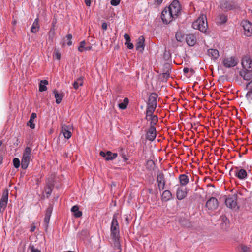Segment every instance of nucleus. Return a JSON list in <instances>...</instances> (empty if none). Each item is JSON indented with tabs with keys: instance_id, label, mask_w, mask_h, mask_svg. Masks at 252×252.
Wrapping results in <instances>:
<instances>
[{
	"instance_id": "nucleus-1",
	"label": "nucleus",
	"mask_w": 252,
	"mask_h": 252,
	"mask_svg": "<svg viewBox=\"0 0 252 252\" xmlns=\"http://www.w3.org/2000/svg\"><path fill=\"white\" fill-rule=\"evenodd\" d=\"M192 27L194 29L199 30L203 33H205L208 29L207 17L204 15H201L198 18L193 22Z\"/></svg>"
},
{
	"instance_id": "nucleus-2",
	"label": "nucleus",
	"mask_w": 252,
	"mask_h": 252,
	"mask_svg": "<svg viewBox=\"0 0 252 252\" xmlns=\"http://www.w3.org/2000/svg\"><path fill=\"white\" fill-rule=\"evenodd\" d=\"M111 237L114 241L116 242L119 239V226L117 220V215L115 214L113 216L111 224Z\"/></svg>"
},
{
	"instance_id": "nucleus-3",
	"label": "nucleus",
	"mask_w": 252,
	"mask_h": 252,
	"mask_svg": "<svg viewBox=\"0 0 252 252\" xmlns=\"http://www.w3.org/2000/svg\"><path fill=\"white\" fill-rule=\"evenodd\" d=\"M31 151L30 147H27L23 152L21 160V167L23 169H26L28 167L31 158Z\"/></svg>"
},
{
	"instance_id": "nucleus-4",
	"label": "nucleus",
	"mask_w": 252,
	"mask_h": 252,
	"mask_svg": "<svg viewBox=\"0 0 252 252\" xmlns=\"http://www.w3.org/2000/svg\"><path fill=\"white\" fill-rule=\"evenodd\" d=\"M166 7L176 18L181 12V6L179 1L177 0H173L171 4Z\"/></svg>"
},
{
	"instance_id": "nucleus-5",
	"label": "nucleus",
	"mask_w": 252,
	"mask_h": 252,
	"mask_svg": "<svg viewBox=\"0 0 252 252\" xmlns=\"http://www.w3.org/2000/svg\"><path fill=\"white\" fill-rule=\"evenodd\" d=\"M238 195L236 194L229 195L225 199V203L226 206L232 209H238L237 200Z\"/></svg>"
},
{
	"instance_id": "nucleus-6",
	"label": "nucleus",
	"mask_w": 252,
	"mask_h": 252,
	"mask_svg": "<svg viewBox=\"0 0 252 252\" xmlns=\"http://www.w3.org/2000/svg\"><path fill=\"white\" fill-rule=\"evenodd\" d=\"M161 18L162 19L163 23L165 24H168L176 19L175 16L173 15L167 7H165L162 10Z\"/></svg>"
},
{
	"instance_id": "nucleus-7",
	"label": "nucleus",
	"mask_w": 252,
	"mask_h": 252,
	"mask_svg": "<svg viewBox=\"0 0 252 252\" xmlns=\"http://www.w3.org/2000/svg\"><path fill=\"white\" fill-rule=\"evenodd\" d=\"M237 7L235 2L230 0H221L220 3V8L226 11L236 9Z\"/></svg>"
},
{
	"instance_id": "nucleus-8",
	"label": "nucleus",
	"mask_w": 252,
	"mask_h": 252,
	"mask_svg": "<svg viewBox=\"0 0 252 252\" xmlns=\"http://www.w3.org/2000/svg\"><path fill=\"white\" fill-rule=\"evenodd\" d=\"M222 63L225 67L228 68L237 65L238 61L234 56L227 57L222 59Z\"/></svg>"
},
{
	"instance_id": "nucleus-9",
	"label": "nucleus",
	"mask_w": 252,
	"mask_h": 252,
	"mask_svg": "<svg viewBox=\"0 0 252 252\" xmlns=\"http://www.w3.org/2000/svg\"><path fill=\"white\" fill-rule=\"evenodd\" d=\"M241 26L244 30V34L248 37L252 35V24L249 21H243L241 23Z\"/></svg>"
},
{
	"instance_id": "nucleus-10",
	"label": "nucleus",
	"mask_w": 252,
	"mask_h": 252,
	"mask_svg": "<svg viewBox=\"0 0 252 252\" xmlns=\"http://www.w3.org/2000/svg\"><path fill=\"white\" fill-rule=\"evenodd\" d=\"M177 190H176V197L177 198L181 200L185 198L187 195L188 191L187 189L184 187L179 186L176 185Z\"/></svg>"
},
{
	"instance_id": "nucleus-11",
	"label": "nucleus",
	"mask_w": 252,
	"mask_h": 252,
	"mask_svg": "<svg viewBox=\"0 0 252 252\" xmlns=\"http://www.w3.org/2000/svg\"><path fill=\"white\" fill-rule=\"evenodd\" d=\"M8 199V191L4 190L0 201V212H3L7 204Z\"/></svg>"
},
{
	"instance_id": "nucleus-12",
	"label": "nucleus",
	"mask_w": 252,
	"mask_h": 252,
	"mask_svg": "<svg viewBox=\"0 0 252 252\" xmlns=\"http://www.w3.org/2000/svg\"><path fill=\"white\" fill-rule=\"evenodd\" d=\"M242 69L252 70V61L249 57L245 56L241 60Z\"/></svg>"
},
{
	"instance_id": "nucleus-13",
	"label": "nucleus",
	"mask_w": 252,
	"mask_h": 252,
	"mask_svg": "<svg viewBox=\"0 0 252 252\" xmlns=\"http://www.w3.org/2000/svg\"><path fill=\"white\" fill-rule=\"evenodd\" d=\"M72 129L71 125L64 124L62 126L61 132L63 134L65 138L69 139L72 136L71 130Z\"/></svg>"
},
{
	"instance_id": "nucleus-14",
	"label": "nucleus",
	"mask_w": 252,
	"mask_h": 252,
	"mask_svg": "<svg viewBox=\"0 0 252 252\" xmlns=\"http://www.w3.org/2000/svg\"><path fill=\"white\" fill-rule=\"evenodd\" d=\"M157 182L159 191H161L163 190L165 185V180L164 175L162 173L158 172L157 174Z\"/></svg>"
},
{
	"instance_id": "nucleus-15",
	"label": "nucleus",
	"mask_w": 252,
	"mask_h": 252,
	"mask_svg": "<svg viewBox=\"0 0 252 252\" xmlns=\"http://www.w3.org/2000/svg\"><path fill=\"white\" fill-rule=\"evenodd\" d=\"M206 207L210 210H214L218 207V201L215 197H211L206 203Z\"/></svg>"
},
{
	"instance_id": "nucleus-16",
	"label": "nucleus",
	"mask_w": 252,
	"mask_h": 252,
	"mask_svg": "<svg viewBox=\"0 0 252 252\" xmlns=\"http://www.w3.org/2000/svg\"><path fill=\"white\" fill-rule=\"evenodd\" d=\"M158 96L155 93H152L151 94L149 97L148 106L156 108L157 106V98Z\"/></svg>"
},
{
	"instance_id": "nucleus-17",
	"label": "nucleus",
	"mask_w": 252,
	"mask_h": 252,
	"mask_svg": "<svg viewBox=\"0 0 252 252\" xmlns=\"http://www.w3.org/2000/svg\"><path fill=\"white\" fill-rule=\"evenodd\" d=\"M240 75L246 81H250L252 79V70L242 69L239 72Z\"/></svg>"
},
{
	"instance_id": "nucleus-18",
	"label": "nucleus",
	"mask_w": 252,
	"mask_h": 252,
	"mask_svg": "<svg viewBox=\"0 0 252 252\" xmlns=\"http://www.w3.org/2000/svg\"><path fill=\"white\" fill-rule=\"evenodd\" d=\"M100 155L102 157H105L106 160H112L116 158L118 156L117 153H112L111 151H108L106 152L104 151L100 152Z\"/></svg>"
},
{
	"instance_id": "nucleus-19",
	"label": "nucleus",
	"mask_w": 252,
	"mask_h": 252,
	"mask_svg": "<svg viewBox=\"0 0 252 252\" xmlns=\"http://www.w3.org/2000/svg\"><path fill=\"white\" fill-rule=\"evenodd\" d=\"M156 133L157 131L156 127L154 126H150L146 133V138L150 141H153L156 137Z\"/></svg>"
},
{
	"instance_id": "nucleus-20",
	"label": "nucleus",
	"mask_w": 252,
	"mask_h": 252,
	"mask_svg": "<svg viewBox=\"0 0 252 252\" xmlns=\"http://www.w3.org/2000/svg\"><path fill=\"white\" fill-rule=\"evenodd\" d=\"M185 40L189 46H193L196 43V36L193 34H187L186 35Z\"/></svg>"
},
{
	"instance_id": "nucleus-21",
	"label": "nucleus",
	"mask_w": 252,
	"mask_h": 252,
	"mask_svg": "<svg viewBox=\"0 0 252 252\" xmlns=\"http://www.w3.org/2000/svg\"><path fill=\"white\" fill-rule=\"evenodd\" d=\"M145 38L143 36H140L138 37L136 45V49L137 51L142 52L145 47Z\"/></svg>"
},
{
	"instance_id": "nucleus-22",
	"label": "nucleus",
	"mask_w": 252,
	"mask_h": 252,
	"mask_svg": "<svg viewBox=\"0 0 252 252\" xmlns=\"http://www.w3.org/2000/svg\"><path fill=\"white\" fill-rule=\"evenodd\" d=\"M180 185L179 186L185 187L186 186L189 181V178L186 174H180L178 177Z\"/></svg>"
},
{
	"instance_id": "nucleus-23",
	"label": "nucleus",
	"mask_w": 252,
	"mask_h": 252,
	"mask_svg": "<svg viewBox=\"0 0 252 252\" xmlns=\"http://www.w3.org/2000/svg\"><path fill=\"white\" fill-rule=\"evenodd\" d=\"M235 175L240 180H244L247 178V173L244 169H237L235 171Z\"/></svg>"
},
{
	"instance_id": "nucleus-24",
	"label": "nucleus",
	"mask_w": 252,
	"mask_h": 252,
	"mask_svg": "<svg viewBox=\"0 0 252 252\" xmlns=\"http://www.w3.org/2000/svg\"><path fill=\"white\" fill-rule=\"evenodd\" d=\"M207 54L212 60H216L219 57V51L215 49H209L207 50Z\"/></svg>"
},
{
	"instance_id": "nucleus-25",
	"label": "nucleus",
	"mask_w": 252,
	"mask_h": 252,
	"mask_svg": "<svg viewBox=\"0 0 252 252\" xmlns=\"http://www.w3.org/2000/svg\"><path fill=\"white\" fill-rule=\"evenodd\" d=\"M53 93L56 99V103L58 104H60L63 97V93L62 92L59 93L58 91L56 89L53 91Z\"/></svg>"
},
{
	"instance_id": "nucleus-26",
	"label": "nucleus",
	"mask_w": 252,
	"mask_h": 252,
	"mask_svg": "<svg viewBox=\"0 0 252 252\" xmlns=\"http://www.w3.org/2000/svg\"><path fill=\"white\" fill-rule=\"evenodd\" d=\"M227 21V16L225 14H220L216 18V23L218 24H223Z\"/></svg>"
},
{
	"instance_id": "nucleus-27",
	"label": "nucleus",
	"mask_w": 252,
	"mask_h": 252,
	"mask_svg": "<svg viewBox=\"0 0 252 252\" xmlns=\"http://www.w3.org/2000/svg\"><path fill=\"white\" fill-rule=\"evenodd\" d=\"M39 29V18L37 17L34 21L31 29L32 33L37 32Z\"/></svg>"
},
{
	"instance_id": "nucleus-28",
	"label": "nucleus",
	"mask_w": 252,
	"mask_h": 252,
	"mask_svg": "<svg viewBox=\"0 0 252 252\" xmlns=\"http://www.w3.org/2000/svg\"><path fill=\"white\" fill-rule=\"evenodd\" d=\"M36 118V114L35 113H32L31 115L30 119L27 122V125L30 127L31 129H34L35 128V124L33 123L34 120Z\"/></svg>"
},
{
	"instance_id": "nucleus-29",
	"label": "nucleus",
	"mask_w": 252,
	"mask_h": 252,
	"mask_svg": "<svg viewBox=\"0 0 252 252\" xmlns=\"http://www.w3.org/2000/svg\"><path fill=\"white\" fill-rule=\"evenodd\" d=\"M84 77L83 76H80L77 78L76 80L74 82L73 85L74 89L77 90L78 89L79 86H82L83 85Z\"/></svg>"
},
{
	"instance_id": "nucleus-30",
	"label": "nucleus",
	"mask_w": 252,
	"mask_h": 252,
	"mask_svg": "<svg viewBox=\"0 0 252 252\" xmlns=\"http://www.w3.org/2000/svg\"><path fill=\"white\" fill-rule=\"evenodd\" d=\"M92 48V47L91 46H85V41L83 40L80 43V45L78 48V50L79 52H82L84 51L91 50Z\"/></svg>"
},
{
	"instance_id": "nucleus-31",
	"label": "nucleus",
	"mask_w": 252,
	"mask_h": 252,
	"mask_svg": "<svg viewBox=\"0 0 252 252\" xmlns=\"http://www.w3.org/2000/svg\"><path fill=\"white\" fill-rule=\"evenodd\" d=\"M172 197V193L168 190H164L162 194L161 199L163 201H167L169 200Z\"/></svg>"
},
{
	"instance_id": "nucleus-32",
	"label": "nucleus",
	"mask_w": 252,
	"mask_h": 252,
	"mask_svg": "<svg viewBox=\"0 0 252 252\" xmlns=\"http://www.w3.org/2000/svg\"><path fill=\"white\" fill-rule=\"evenodd\" d=\"M48 84V81L46 80H42L40 81L39 84V91L40 92H44L47 90L46 85Z\"/></svg>"
},
{
	"instance_id": "nucleus-33",
	"label": "nucleus",
	"mask_w": 252,
	"mask_h": 252,
	"mask_svg": "<svg viewBox=\"0 0 252 252\" xmlns=\"http://www.w3.org/2000/svg\"><path fill=\"white\" fill-rule=\"evenodd\" d=\"M71 211L74 213V216L76 218H79L82 215V212L79 210V207L77 205L73 206L71 208Z\"/></svg>"
},
{
	"instance_id": "nucleus-34",
	"label": "nucleus",
	"mask_w": 252,
	"mask_h": 252,
	"mask_svg": "<svg viewBox=\"0 0 252 252\" xmlns=\"http://www.w3.org/2000/svg\"><path fill=\"white\" fill-rule=\"evenodd\" d=\"M52 210L50 208H48L47 210L46 213L45 214L44 223L46 225H47L49 222L50 217L51 215Z\"/></svg>"
},
{
	"instance_id": "nucleus-35",
	"label": "nucleus",
	"mask_w": 252,
	"mask_h": 252,
	"mask_svg": "<svg viewBox=\"0 0 252 252\" xmlns=\"http://www.w3.org/2000/svg\"><path fill=\"white\" fill-rule=\"evenodd\" d=\"M147 120L150 122V126L155 127V126L156 125L157 122H158V117L157 115H154L153 116L149 118Z\"/></svg>"
},
{
	"instance_id": "nucleus-36",
	"label": "nucleus",
	"mask_w": 252,
	"mask_h": 252,
	"mask_svg": "<svg viewBox=\"0 0 252 252\" xmlns=\"http://www.w3.org/2000/svg\"><path fill=\"white\" fill-rule=\"evenodd\" d=\"M128 99L127 98H125L123 102L118 104L119 108L122 110L126 109L128 104Z\"/></svg>"
},
{
	"instance_id": "nucleus-37",
	"label": "nucleus",
	"mask_w": 252,
	"mask_h": 252,
	"mask_svg": "<svg viewBox=\"0 0 252 252\" xmlns=\"http://www.w3.org/2000/svg\"><path fill=\"white\" fill-rule=\"evenodd\" d=\"M155 108L151 107L148 106V108L146 110V119H148L149 118L153 116L154 115H153V112L155 111Z\"/></svg>"
},
{
	"instance_id": "nucleus-38",
	"label": "nucleus",
	"mask_w": 252,
	"mask_h": 252,
	"mask_svg": "<svg viewBox=\"0 0 252 252\" xmlns=\"http://www.w3.org/2000/svg\"><path fill=\"white\" fill-rule=\"evenodd\" d=\"M72 36L71 34H67L66 36V45L71 46L72 44Z\"/></svg>"
},
{
	"instance_id": "nucleus-39",
	"label": "nucleus",
	"mask_w": 252,
	"mask_h": 252,
	"mask_svg": "<svg viewBox=\"0 0 252 252\" xmlns=\"http://www.w3.org/2000/svg\"><path fill=\"white\" fill-rule=\"evenodd\" d=\"M13 165L16 168L19 167L20 165V162L18 158H15L13 160Z\"/></svg>"
},
{
	"instance_id": "nucleus-40",
	"label": "nucleus",
	"mask_w": 252,
	"mask_h": 252,
	"mask_svg": "<svg viewBox=\"0 0 252 252\" xmlns=\"http://www.w3.org/2000/svg\"><path fill=\"white\" fill-rule=\"evenodd\" d=\"M246 97L250 103L252 102V91H249L247 92Z\"/></svg>"
},
{
	"instance_id": "nucleus-41",
	"label": "nucleus",
	"mask_w": 252,
	"mask_h": 252,
	"mask_svg": "<svg viewBox=\"0 0 252 252\" xmlns=\"http://www.w3.org/2000/svg\"><path fill=\"white\" fill-rule=\"evenodd\" d=\"M241 251L240 252H249V248L245 245H242L240 247Z\"/></svg>"
},
{
	"instance_id": "nucleus-42",
	"label": "nucleus",
	"mask_w": 252,
	"mask_h": 252,
	"mask_svg": "<svg viewBox=\"0 0 252 252\" xmlns=\"http://www.w3.org/2000/svg\"><path fill=\"white\" fill-rule=\"evenodd\" d=\"M121 0H111L110 4L114 6H118L120 3Z\"/></svg>"
},
{
	"instance_id": "nucleus-43",
	"label": "nucleus",
	"mask_w": 252,
	"mask_h": 252,
	"mask_svg": "<svg viewBox=\"0 0 252 252\" xmlns=\"http://www.w3.org/2000/svg\"><path fill=\"white\" fill-rule=\"evenodd\" d=\"M54 57L57 60H59L61 58V54L59 50H55L54 54Z\"/></svg>"
},
{
	"instance_id": "nucleus-44",
	"label": "nucleus",
	"mask_w": 252,
	"mask_h": 252,
	"mask_svg": "<svg viewBox=\"0 0 252 252\" xmlns=\"http://www.w3.org/2000/svg\"><path fill=\"white\" fill-rule=\"evenodd\" d=\"M248 89H249V91H252V79L246 85V90Z\"/></svg>"
},
{
	"instance_id": "nucleus-45",
	"label": "nucleus",
	"mask_w": 252,
	"mask_h": 252,
	"mask_svg": "<svg viewBox=\"0 0 252 252\" xmlns=\"http://www.w3.org/2000/svg\"><path fill=\"white\" fill-rule=\"evenodd\" d=\"M176 38L178 41L182 42L183 38L179 33L176 34Z\"/></svg>"
},
{
	"instance_id": "nucleus-46",
	"label": "nucleus",
	"mask_w": 252,
	"mask_h": 252,
	"mask_svg": "<svg viewBox=\"0 0 252 252\" xmlns=\"http://www.w3.org/2000/svg\"><path fill=\"white\" fill-rule=\"evenodd\" d=\"M55 35V31L53 29H51L49 32V37H52V38H53Z\"/></svg>"
},
{
	"instance_id": "nucleus-47",
	"label": "nucleus",
	"mask_w": 252,
	"mask_h": 252,
	"mask_svg": "<svg viewBox=\"0 0 252 252\" xmlns=\"http://www.w3.org/2000/svg\"><path fill=\"white\" fill-rule=\"evenodd\" d=\"M124 39L126 40V42H130V37L129 35L126 33H125L124 35Z\"/></svg>"
},
{
	"instance_id": "nucleus-48",
	"label": "nucleus",
	"mask_w": 252,
	"mask_h": 252,
	"mask_svg": "<svg viewBox=\"0 0 252 252\" xmlns=\"http://www.w3.org/2000/svg\"><path fill=\"white\" fill-rule=\"evenodd\" d=\"M125 44L127 45V47L129 49H132L133 48V45L132 43L130 42H126Z\"/></svg>"
},
{
	"instance_id": "nucleus-49",
	"label": "nucleus",
	"mask_w": 252,
	"mask_h": 252,
	"mask_svg": "<svg viewBox=\"0 0 252 252\" xmlns=\"http://www.w3.org/2000/svg\"><path fill=\"white\" fill-rule=\"evenodd\" d=\"M31 251L32 252H41L40 250L35 248L33 246L31 247Z\"/></svg>"
},
{
	"instance_id": "nucleus-50",
	"label": "nucleus",
	"mask_w": 252,
	"mask_h": 252,
	"mask_svg": "<svg viewBox=\"0 0 252 252\" xmlns=\"http://www.w3.org/2000/svg\"><path fill=\"white\" fill-rule=\"evenodd\" d=\"M163 0H154L155 3H156L158 5H160Z\"/></svg>"
},
{
	"instance_id": "nucleus-51",
	"label": "nucleus",
	"mask_w": 252,
	"mask_h": 252,
	"mask_svg": "<svg viewBox=\"0 0 252 252\" xmlns=\"http://www.w3.org/2000/svg\"><path fill=\"white\" fill-rule=\"evenodd\" d=\"M85 3L87 6H90L91 5V0H84Z\"/></svg>"
},
{
	"instance_id": "nucleus-52",
	"label": "nucleus",
	"mask_w": 252,
	"mask_h": 252,
	"mask_svg": "<svg viewBox=\"0 0 252 252\" xmlns=\"http://www.w3.org/2000/svg\"><path fill=\"white\" fill-rule=\"evenodd\" d=\"M102 28L103 30H106L107 28V25L106 23H103L102 24Z\"/></svg>"
},
{
	"instance_id": "nucleus-53",
	"label": "nucleus",
	"mask_w": 252,
	"mask_h": 252,
	"mask_svg": "<svg viewBox=\"0 0 252 252\" xmlns=\"http://www.w3.org/2000/svg\"><path fill=\"white\" fill-rule=\"evenodd\" d=\"M189 71V69L188 68H184L183 69V72L185 73V74H186Z\"/></svg>"
},
{
	"instance_id": "nucleus-54",
	"label": "nucleus",
	"mask_w": 252,
	"mask_h": 252,
	"mask_svg": "<svg viewBox=\"0 0 252 252\" xmlns=\"http://www.w3.org/2000/svg\"><path fill=\"white\" fill-rule=\"evenodd\" d=\"M35 228H36V227L35 226H32L31 229H30V231L31 232H34L35 229Z\"/></svg>"
},
{
	"instance_id": "nucleus-55",
	"label": "nucleus",
	"mask_w": 252,
	"mask_h": 252,
	"mask_svg": "<svg viewBox=\"0 0 252 252\" xmlns=\"http://www.w3.org/2000/svg\"><path fill=\"white\" fill-rule=\"evenodd\" d=\"M123 158L124 160L125 161L127 159V158H126V156H125V155L123 156Z\"/></svg>"
},
{
	"instance_id": "nucleus-56",
	"label": "nucleus",
	"mask_w": 252,
	"mask_h": 252,
	"mask_svg": "<svg viewBox=\"0 0 252 252\" xmlns=\"http://www.w3.org/2000/svg\"><path fill=\"white\" fill-rule=\"evenodd\" d=\"M2 140H0V147L1 146V145L2 144Z\"/></svg>"
},
{
	"instance_id": "nucleus-57",
	"label": "nucleus",
	"mask_w": 252,
	"mask_h": 252,
	"mask_svg": "<svg viewBox=\"0 0 252 252\" xmlns=\"http://www.w3.org/2000/svg\"><path fill=\"white\" fill-rule=\"evenodd\" d=\"M2 163V158H0V164Z\"/></svg>"
},
{
	"instance_id": "nucleus-58",
	"label": "nucleus",
	"mask_w": 252,
	"mask_h": 252,
	"mask_svg": "<svg viewBox=\"0 0 252 252\" xmlns=\"http://www.w3.org/2000/svg\"><path fill=\"white\" fill-rule=\"evenodd\" d=\"M47 193H48V194H51V190H50V191H48V192H47Z\"/></svg>"
},
{
	"instance_id": "nucleus-59",
	"label": "nucleus",
	"mask_w": 252,
	"mask_h": 252,
	"mask_svg": "<svg viewBox=\"0 0 252 252\" xmlns=\"http://www.w3.org/2000/svg\"><path fill=\"white\" fill-rule=\"evenodd\" d=\"M65 41H64V43H63V45H64V44H65Z\"/></svg>"
}]
</instances>
